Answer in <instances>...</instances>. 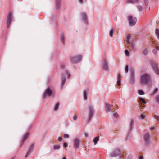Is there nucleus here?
<instances>
[{
    "mask_svg": "<svg viewBox=\"0 0 159 159\" xmlns=\"http://www.w3.org/2000/svg\"><path fill=\"white\" fill-rule=\"evenodd\" d=\"M151 80L150 75L148 74H144L141 76L140 82L141 84L144 85L148 84Z\"/></svg>",
    "mask_w": 159,
    "mask_h": 159,
    "instance_id": "nucleus-1",
    "label": "nucleus"
},
{
    "mask_svg": "<svg viewBox=\"0 0 159 159\" xmlns=\"http://www.w3.org/2000/svg\"><path fill=\"white\" fill-rule=\"evenodd\" d=\"M128 20L129 22V25L131 26L134 25L137 22V19L135 17H134L133 16H130L128 17Z\"/></svg>",
    "mask_w": 159,
    "mask_h": 159,
    "instance_id": "nucleus-2",
    "label": "nucleus"
},
{
    "mask_svg": "<svg viewBox=\"0 0 159 159\" xmlns=\"http://www.w3.org/2000/svg\"><path fill=\"white\" fill-rule=\"evenodd\" d=\"M82 58V56L81 55H79L72 57L71 59L72 63H77L81 61Z\"/></svg>",
    "mask_w": 159,
    "mask_h": 159,
    "instance_id": "nucleus-3",
    "label": "nucleus"
},
{
    "mask_svg": "<svg viewBox=\"0 0 159 159\" xmlns=\"http://www.w3.org/2000/svg\"><path fill=\"white\" fill-rule=\"evenodd\" d=\"M89 108V120L93 116L94 113V110L92 106H89L88 107Z\"/></svg>",
    "mask_w": 159,
    "mask_h": 159,
    "instance_id": "nucleus-4",
    "label": "nucleus"
},
{
    "mask_svg": "<svg viewBox=\"0 0 159 159\" xmlns=\"http://www.w3.org/2000/svg\"><path fill=\"white\" fill-rule=\"evenodd\" d=\"M52 91L50 89V87H49L46 89L43 95V97L45 98L47 96L50 97L52 95Z\"/></svg>",
    "mask_w": 159,
    "mask_h": 159,
    "instance_id": "nucleus-5",
    "label": "nucleus"
},
{
    "mask_svg": "<svg viewBox=\"0 0 159 159\" xmlns=\"http://www.w3.org/2000/svg\"><path fill=\"white\" fill-rule=\"evenodd\" d=\"M102 64V69L104 71H107L108 70L109 68L107 61L105 59L103 61Z\"/></svg>",
    "mask_w": 159,
    "mask_h": 159,
    "instance_id": "nucleus-6",
    "label": "nucleus"
},
{
    "mask_svg": "<svg viewBox=\"0 0 159 159\" xmlns=\"http://www.w3.org/2000/svg\"><path fill=\"white\" fill-rule=\"evenodd\" d=\"M81 19L84 23L87 25L88 22L87 20V14L84 13H82L81 14Z\"/></svg>",
    "mask_w": 159,
    "mask_h": 159,
    "instance_id": "nucleus-7",
    "label": "nucleus"
},
{
    "mask_svg": "<svg viewBox=\"0 0 159 159\" xmlns=\"http://www.w3.org/2000/svg\"><path fill=\"white\" fill-rule=\"evenodd\" d=\"M151 64L153 68L154 72L157 74L159 75V69L157 66L153 62L151 61Z\"/></svg>",
    "mask_w": 159,
    "mask_h": 159,
    "instance_id": "nucleus-8",
    "label": "nucleus"
},
{
    "mask_svg": "<svg viewBox=\"0 0 159 159\" xmlns=\"http://www.w3.org/2000/svg\"><path fill=\"white\" fill-rule=\"evenodd\" d=\"M12 16V13L11 12L9 13L7 16V28H9L10 26L11 22Z\"/></svg>",
    "mask_w": 159,
    "mask_h": 159,
    "instance_id": "nucleus-9",
    "label": "nucleus"
},
{
    "mask_svg": "<svg viewBox=\"0 0 159 159\" xmlns=\"http://www.w3.org/2000/svg\"><path fill=\"white\" fill-rule=\"evenodd\" d=\"M150 137V134L149 133H146L145 134L144 137V139L145 143L147 144H148L149 143V140Z\"/></svg>",
    "mask_w": 159,
    "mask_h": 159,
    "instance_id": "nucleus-10",
    "label": "nucleus"
},
{
    "mask_svg": "<svg viewBox=\"0 0 159 159\" xmlns=\"http://www.w3.org/2000/svg\"><path fill=\"white\" fill-rule=\"evenodd\" d=\"M120 153V150L119 149H116L115 151L110 154L111 157H115L119 156Z\"/></svg>",
    "mask_w": 159,
    "mask_h": 159,
    "instance_id": "nucleus-11",
    "label": "nucleus"
},
{
    "mask_svg": "<svg viewBox=\"0 0 159 159\" xmlns=\"http://www.w3.org/2000/svg\"><path fill=\"white\" fill-rule=\"evenodd\" d=\"M80 143V140L78 138H76L74 140L73 145L74 147L77 149L79 148V145Z\"/></svg>",
    "mask_w": 159,
    "mask_h": 159,
    "instance_id": "nucleus-12",
    "label": "nucleus"
},
{
    "mask_svg": "<svg viewBox=\"0 0 159 159\" xmlns=\"http://www.w3.org/2000/svg\"><path fill=\"white\" fill-rule=\"evenodd\" d=\"M134 71L133 70L131 72V75L130 82L131 84H133L134 81Z\"/></svg>",
    "mask_w": 159,
    "mask_h": 159,
    "instance_id": "nucleus-13",
    "label": "nucleus"
},
{
    "mask_svg": "<svg viewBox=\"0 0 159 159\" xmlns=\"http://www.w3.org/2000/svg\"><path fill=\"white\" fill-rule=\"evenodd\" d=\"M121 76L119 74H117V86H119L121 85Z\"/></svg>",
    "mask_w": 159,
    "mask_h": 159,
    "instance_id": "nucleus-14",
    "label": "nucleus"
},
{
    "mask_svg": "<svg viewBox=\"0 0 159 159\" xmlns=\"http://www.w3.org/2000/svg\"><path fill=\"white\" fill-rule=\"evenodd\" d=\"M106 106L107 112L110 111L111 110L112 106L107 103L106 104Z\"/></svg>",
    "mask_w": 159,
    "mask_h": 159,
    "instance_id": "nucleus-15",
    "label": "nucleus"
},
{
    "mask_svg": "<svg viewBox=\"0 0 159 159\" xmlns=\"http://www.w3.org/2000/svg\"><path fill=\"white\" fill-rule=\"evenodd\" d=\"M134 120L133 119H130V129L131 130L133 129V126L134 125Z\"/></svg>",
    "mask_w": 159,
    "mask_h": 159,
    "instance_id": "nucleus-16",
    "label": "nucleus"
},
{
    "mask_svg": "<svg viewBox=\"0 0 159 159\" xmlns=\"http://www.w3.org/2000/svg\"><path fill=\"white\" fill-rule=\"evenodd\" d=\"M138 0H126V3H133L137 2Z\"/></svg>",
    "mask_w": 159,
    "mask_h": 159,
    "instance_id": "nucleus-17",
    "label": "nucleus"
},
{
    "mask_svg": "<svg viewBox=\"0 0 159 159\" xmlns=\"http://www.w3.org/2000/svg\"><path fill=\"white\" fill-rule=\"evenodd\" d=\"M56 8L57 10H58L59 8V5L60 3V0H56Z\"/></svg>",
    "mask_w": 159,
    "mask_h": 159,
    "instance_id": "nucleus-18",
    "label": "nucleus"
},
{
    "mask_svg": "<svg viewBox=\"0 0 159 159\" xmlns=\"http://www.w3.org/2000/svg\"><path fill=\"white\" fill-rule=\"evenodd\" d=\"M128 46L130 48L132 49L133 50H135V47L134 44L133 43H129L128 44Z\"/></svg>",
    "mask_w": 159,
    "mask_h": 159,
    "instance_id": "nucleus-19",
    "label": "nucleus"
},
{
    "mask_svg": "<svg viewBox=\"0 0 159 159\" xmlns=\"http://www.w3.org/2000/svg\"><path fill=\"white\" fill-rule=\"evenodd\" d=\"M29 134V133H27L23 136V142L25 141V140L28 138Z\"/></svg>",
    "mask_w": 159,
    "mask_h": 159,
    "instance_id": "nucleus-20",
    "label": "nucleus"
},
{
    "mask_svg": "<svg viewBox=\"0 0 159 159\" xmlns=\"http://www.w3.org/2000/svg\"><path fill=\"white\" fill-rule=\"evenodd\" d=\"M87 92L86 91H84L83 92V98L84 100L87 99Z\"/></svg>",
    "mask_w": 159,
    "mask_h": 159,
    "instance_id": "nucleus-21",
    "label": "nucleus"
},
{
    "mask_svg": "<svg viewBox=\"0 0 159 159\" xmlns=\"http://www.w3.org/2000/svg\"><path fill=\"white\" fill-rule=\"evenodd\" d=\"M131 38V36L129 35H127L126 37V42L127 43V44H128L129 43H129V40Z\"/></svg>",
    "mask_w": 159,
    "mask_h": 159,
    "instance_id": "nucleus-22",
    "label": "nucleus"
},
{
    "mask_svg": "<svg viewBox=\"0 0 159 159\" xmlns=\"http://www.w3.org/2000/svg\"><path fill=\"white\" fill-rule=\"evenodd\" d=\"M98 137H96L93 140V142L94 143V144L95 145L97 144V142L98 141Z\"/></svg>",
    "mask_w": 159,
    "mask_h": 159,
    "instance_id": "nucleus-23",
    "label": "nucleus"
},
{
    "mask_svg": "<svg viewBox=\"0 0 159 159\" xmlns=\"http://www.w3.org/2000/svg\"><path fill=\"white\" fill-rule=\"evenodd\" d=\"M59 103H58V102L56 104L55 107H54V111H56L58 110V107L59 106Z\"/></svg>",
    "mask_w": 159,
    "mask_h": 159,
    "instance_id": "nucleus-24",
    "label": "nucleus"
},
{
    "mask_svg": "<svg viewBox=\"0 0 159 159\" xmlns=\"http://www.w3.org/2000/svg\"><path fill=\"white\" fill-rule=\"evenodd\" d=\"M155 33L157 38L159 39V30L158 29L156 30Z\"/></svg>",
    "mask_w": 159,
    "mask_h": 159,
    "instance_id": "nucleus-25",
    "label": "nucleus"
},
{
    "mask_svg": "<svg viewBox=\"0 0 159 159\" xmlns=\"http://www.w3.org/2000/svg\"><path fill=\"white\" fill-rule=\"evenodd\" d=\"M113 30L112 28H111L109 31V35L110 37H112L113 36Z\"/></svg>",
    "mask_w": 159,
    "mask_h": 159,
    "instance_id": "nucleus-26",
    "label": "nucleus"
},
{
    "mask_svg": "<svg viewBox=\"0 0 159 159\" xmlns=\"http://www.w3.org/2000/svg\"><path fill=\"white\" fill-rule=\"evenodd\" d=\"M61 41L63 44H64V37L63 34L61 35Z\"/></svg>",
    "mask_w": 159,
    "mask_h": 159,
    "instance_id": "nucleus-27",
    "label": "nucleus"
},
{
    "mask_svg": "<svg viewBox=\"0 0 159 159\" xmlns=\"http://www.w3.org/2000/svg\"><path fill=\"white\" fill-rule=\"evenodd\" d=\"M138 93L140 95H143L144 94V91L141 90H139L138 91Z\"/></svg>",
    "mask_w": 159,
    "mask_h": 159,
    "instance_id": "nucleus-28",
    "label": "nucleus"
},
{
    "mask_svg": "<svg viewBox=\"0 0 159 159\" xmlns=\"http://www.w3.org/2000/svg\"><path fill=\"white\" fill-rule=\"evenodd\" d=\"M33 145H32L30 147V148L29 149V151L27 153L26 155V156H25V157H26L27 155L30 152V151L32 150L33 149Z\"/></svg>",
    "mask_w": 159,
    "mask_h": 159,
    "instance_id": "nucleus-29",
    "label": "nucleus"
},
{
    "mask_svg": "<svg viewBox=\"0 0 159 159\" xmlns=\"http://www.w3.org/2000/svg\"><path fill=\"white\" fill-rule=\"evenodd\" d=\"M60 146L59 145H55L53 146V148L54 150L59 149L60 148Z\"/></svg>",
    "mask_w": 159,
    "mask_h": 159,
    "instance_id": "nucleus-30",
    "label": "nucleus"
},
{
    "mask_svg": "<svg viewBox=\"0 0 159 159\" xmlns=\"http://www.w3.org/2000/svg\"><path fill=\"white\" fill-rule=\"evenodd\" d=\"M139 100L142 102L144 103H146V102L145 100L142 98L140 97L139 98Z\"/></svg>",
    "mask_w": 159,
    "mask_h": 159,
    "instance_id": "nucleus-31",
    "label": "nucleus"
},
{
    "mask_svg": "<svg viewBox=\"0 0 159 159\" xmlns=\"http://www.w3.org/2000/svg\"><path fill=\"white\" fill-rule=\"evenodd\" d=\"M65 77L64 76L62 79V85H63L65 83Z\"/></svg>",
    "mask_w": 159,
    "mask_h": 159,
    "instance_id": "nucleus-32",
    "label": "nucleus"
},
{
    "mask_svg": "<svg viewBox=\"0 0 159 159\" xmlns=\"http://www.w3.org/2000/svg\"><path fill=\"white\" fill-rule=\"evenodd\" d=\"M125 72L126 73H127L128 72L129 70V66L128 65H126L125 67Z\"/></svg>",
    "mask_w": 159,
    "mask_h": 159,
    "instance_id": "nucleus-33",
    "label": "nucleus"
},
{
    "mask_svg": "<svg viewBox=\"0 0 159 159\" xmlns=\"http://www.w3.org/2000/svg\"><path fill=\"white\" fill-rule=\"evenodd\" d=\"M137 8L139 11H141L143 9V7L141 6H138Z\"/></svg>",
    "mask_w": 159,
    "mask_h": 159,
    "instance_id": "nucleus-34",
    "label": "nucleus"
},
{
    "mask_svg": "<svg viewBox=\"0 0 159 159\" xmlns=\"http://www.w3.org/2000/svg\"><path fill=\"white\" fill-rule=\"evenodd\" d=\"M155 100L157 102L159 103V95H157L156 98Z\"/></svg>",
    "mask_w": 159,
    "mask_h": 159,
    "instance_id": "nucleus-35",
    "label": "nucleus"
},
{
    "mask_svg": "<svg viewBox=\"0 0 159 159\" xmlns=\"http://www.w3.org/2000/svg\"><path fill=\"white\" fill-rule=\"evenodd\" d=\"M125 52L126 56H129V52L128 50H125Z\"/></svg>",
    "mask_w": 159,
    "mask_h": 159,
    "instance_id": "nucleus-36",
    "label": "nucleus"
},
{
    "mask_svg": "<svg viewBox=\"0 0 159 159\" xmlns=\"http://www.w3.org/2000/svg\"><path fill=\"white\" fill-rule=\"evenodd\" d=\"M113 116L116 118H118V115L117 113L116 112L113 114Z\"/></svg>",
    "mask_w": 159,
    "mask_h": 159,
    "instance_id": "nucleus-37",
    "label": "nucleus"
},
{
    "mask_svg": "<svg viewBox=\"0 0 159 159\" xmlns=\"http://www.w3.org/2000/svg\"><path fill=\"white\" fill-rule=\"evenodd\" d=\"M148 52V50L147 49H145L143 51V54L144 55H147Z\"/></svg>",
    "mask_w": 159,
    "mask_h": 159,
    "instance_id": "nucleus-38",
    "label": "nucleus"
},
{
    "mask_svg": "<svg viewBox=\"0 0 159 159\" xmlns=\"http://www.w3.org/2000/svg\"><path fill=\"white\" fill-rule=\"evenodd\" d=\"M154 117L155 119L157 120L159 122V116H157L155 115H154Z\"/></svg>",
    "mask_w": 159,
    "mask_h": 159,
    "instance_id": "nucleus-39",
    "label": "nucleus"
},
{
    "mask_svg": "<svg viewBox=\"0 0 159 159\" xmlns=\"http://www.w3.org/2000/svg\"><path fill=\"white\" fill-rule=\"evenodd\" d=\"M66 73L67 75L68 78H69L70 76V74L68 71H66Z\"/></svg>",
    "mask_w": 159,
    "mask_h": 159,
    "instance_id": "nucleus-40",
    "label": "nucleus"
},
{
    "mask_svg": "<svg viewBox=\"0 0 159 159\" xmlns=\"http://www.w3.org/2000/svg\"><path fill=\"white\" fill-rule=\"evenodd\" d=\"M158 91V88H156L155 89V90H154V92H153V94H155V93H157Z\"/></svg>",
    "mask_w": 159,
    "mask_h": 159,
    "instance_id": "nucleus-41",
    "label": "nucleus"
},
{
    "mask_svg": "<svg viewBox=\"0 0 159 159\" xmlns=\"http://www.w3.org/2000/svg\"><path fill=\"white\" fill-rule=\"evenodd\" d=\"M64 137L65 138H69V135L66 134H65L64 135Z\"/></svg>",
    "mask_w": 159,
    "mask_h": 159,
    "instance_id": "nucleus-42",
    "label": "nucleus"
},
{
    "mask_svg": "<svg viewBox=\"0 0 159 159\" xmlns=\"http://www.w3.org/2000/svg\"><path fill=\"white\" fill-rule=\"evenodd\" d=\"M73 120H75V121L76 120H77V116L76 115H75L73 116Z\"/></svg>",
    "mask_w": 159,
    "mask_h": 159,
    "instance_id": "nucleus-43",
    "label": "nucleus"
},
{
    "mask_svg": "<svg viewBox=\"0 0 159 159\" xmlns=\"http://www.w3.org/2000/svg\"><path fill=\"white\" fill-rule=\"evenodd\" d=\"M133 157L132 155H129L127 157V159H131Z\"/></svg>",
    "mask_w": 159,
    "mask_h": 159,
    "instance_id": "nucleus-44",
    "label": "nucleus"
},
{
    "mask_svg": "<svg viewBox=\"0 0 159 159\" xmlns=\"http://www.w3.org/2000/svg\"><path fill=\"white\" fill-rule=\"evenodd\" d=\"M140 117L142 119H144L145 118V116L143 115H141Z\"/></svg>",
    "mask_w": 159,
    "mask_h": 159,
    "instance_id": "nucleus-45",
    "label": "nucleus"
},
{
    "mask_svg": "<svg viewBox=\"0 0 159 159\" xmlns=\"http://www.w3.org/2000/svg\"><path fill=\"white\" fill-rule=\"evenodd\" d=\"M68 145L66 143H65L63 144V147L64 148H66L67 147Z\"/></svg>",
    "mask_w": 159,
    "mask_h": 159,
    "instance_id": "nucleus-46",
    "label": "nucleus"
},
{
    "mask_svg": "<svg viewBox=\"0 0 159 159\" xmlns=\"http://www.w3.org/2000/svg\"><path fill=\"white\" fill-rule=\"evenodd\" d=\"M62 138L60 137H58V140L59 141V142H61V141L62 140Z\"/></svg>",
    "mask_w": 159,
    "mask_h": 159,
    "instance_id": "nucleus-47",
    "label": "nucleus"
},
{
    "mask_svg": "<svg viewBox=\"0 0 159 159\" xmlns=\"http://www.w3.org/2000/svg\"><path fill=\"white\" fill-rule=\"evenodd\" d=\"M152 52L153 53H154V54H156L157 53V50L156 49H154L152 51Z\"/></svg>",
    "mask_w": 159,
    "mask_h": 159,
    "instance_id": "nucleus-48",
    "label": "nucleus"
},
{
    "mask_svg": "<svg viewBox=\"0 0 159 159\" xmlns=\"http://www.w3.org/2000/svg\"><path fill=\"white\" fill-rule=\"evenodd\" d=\"M84 135H85V137H88V136L89 134L87 133H84Z\"/></svg>",
    "mask_w": 159,
    "mask_h": 159,
    "instance_id": "nucleus-49",
    "label": "nucleus"
},
{
    "mask_svg": "<svg viewBox=\"0 0 159 159\" xmlns=\"http://www.w3.org/2000/svg\"><path fill=\"white\" fill-rule=\"evenodd\" d=\"M148 0H145V4L146 5H148Z\"/></svg>",
    "mask_w": 159,
    "mask_h": 159,
    "instance_id": "nucleus-50",
    "label": "nucleus"
},
{
    "mask_svg": "<svg viewBox=\"0 0 159 159\" xmlns=\"http://www.w3.org/2000/svg\"><path fill=\"white\" fill-rule=\"evenodd\" d=\"M143 156H141L139 157V159H143Z\"/></svg>",
    "mask_w": 159,
    "mask_h": 159,
    "instance_id": "nucleus-51",
    "label": "nucleus"
},
{
    "mask_svg": "<svg viewBox=\"0 0 159 159\" xmlns=\"http://www.w3.org/2000/svg\"><path fill=\"white\" fill-rule=\"evenodd\" d=\"M79 2L80 3L82 4L83 3V1L82 0H79Z\"/></svg>",
    "mask_w": 159,
    "mask_h": 159,
    "instance_id": "nucleus-52",
    "label": "nucleus"
},
{
    "mask_svg": "<svg viewBox=\"0 0 159 159\" xmlns=\"http://www.w3.org/2000/svg\"><path fill=\"white\" fill-rule=\"evenodd\" d=\"M155 129V128L154 127H151L150 128V130H153Z\"/></svg>",
    "mask_w": 159,
    "mask_h": 159,
    "instance_id": "nucleus-53",
    "label": "nucleus"
},
{
    "mask_svg": "<svg viewBox=\"0 0 159 159\" xmlns=\"http://www.w3.org/2000/svg\"><path fill=\"white\" fill-rule=\"evenodd\" d=\"M156 49L158 50H159V46H157L156 47Z\"/></svg>",
    "mask_w": 159,
    "mask_h": 159,
    "instance_id": "nucleus-54",
    "label": "nucleus"
},
{
    "mask_svg": "<svg viewBox=\"0 0 159 159\" xmlns=\"http://www.w3.org/2000/svg\"><path fill=\"white\" fill-rule=\"evenodd\" d=\"M15 159V156H14L11 159Z\"/></svg>",
    "mask_w": 159,
    "mask_h": 159,
    "instance_id": "nucleus-55",
    "label": "nucleus"
},
{
    "mask_svg": "<svg viewBox=\"0 0 159 159\" xmlns=\"http://www.w3.org/2000/svg\"><path fill=\"white\" fill-rule=\"evenodd\" d=\"M62 159H66V158L65 157H63Z\"/></svg>",
    "mask_w": 159,
    "mask_h": 159,
    "instance_id": "nucleus-56",
    "label": "nucleus"
}]
</instances>
